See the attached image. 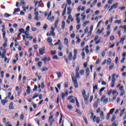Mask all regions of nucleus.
<instances>
[{"instance_id": "4d7b16f0", "label": "nucleus", "mask_w": 126, "mask_h": 126, "mask_svg": "<svg viewBox=\"0 0 126 126\" xmlns=\"http://www.w3.org/2000/svg\"><path fill=\"white\" fill-rule=\"evenodd\" d=\"M67 3L68 4V5H70L71 4V0H67Z\"/></svg>"}, {"instance_id": "f3484780", "label": "nucleus", "mask_w": 126, "mask_h": 126, "mask_svg": "<svg viewBox=\"0 0 126 126\" xmlns=\"http://www.w3.org/2000/svg\"><path fill=\"white\" fill-rule=\"evenodd\" d=\"M9 110H13L14 108L13 107V103L11 102L9 105Z\"/></svg>"}, {"instance_id": "aec40b11", "label": "nucleus", "mask_w": 126, "mask_h": 126, "mask_svg": "<svg viewBox=\"0 0 126 126\" xmlns=\"http://www.w3.org/2000/svg\"><path fill=\"white\" fill-rule=\"evenodd\" d=\"M18 11H20V9L19 8H15L13 14H15V13H16V12H18Z\"/></svg>"}, {"instance_id": "4468645a", "label": "nucleus", "mask_w": 126, "mask_h": 126, "mask_svg": "<svg viewBox=\"0 0 126 126\" xmlns=\"http://www.w3.org/2000/svg\"><path fill=\"white\" fill-rule=\"evenodd\" d=\"M31 93V88H30V86H28L27 90V94H30Z\"/></svg>"}, {"instance_id": "8fccbe9b", "label": "nucleus", "mask_w": 126, "mask_h": 126, "mask_svg": "<svg viewBox=\"0 0 126 126\" xmlns=\"http://www.w3.org/2000/svg\"><path fill=\"white\" fill-rule=\"evenodd\" d=\"M47 28H48V25L45 24L43 26V29L44 30H47Z\"/></svg>"}, {"instance_id": "a19ab883", "label": "nucleus", "mask_w": 126, "mask_h": 126, "mask_svg": "<svg viewBox=\"0 0 126 126\" xmlns=\"http://www.w3.org/2000/svg\"><path fill=\"white\" fill-rule=\"evenodd\" d=\"M47 6L48 7V8H50V7H51V2L48 1L47 3Z\"/></svg>"}, {"instance_id": "052dcab7", "label": "nucleus", "mask_w": 126, "mask_h": 126, "mask_svg": "<svg viewBox=\"0 0 126 126\" xmlns=\"http://www.w3.org/2000/svg\"><path fill=\"white\" fill-rule=\"evenodd\" d=\"M80 26H81V25L80 24H79L77 27H76V29L77 30H78V29H80Z\"/></svg>"}, {"instance_id": "2f4dec72", "label": "nucleus", "mask_w": 126, "mask_h": 126, "mask_svg": "<svg viewBox=\"0 0 126 126\" xmlns=\"http://www.w3.org/2000/svg\"><path fill=\"white\" fill-rule=\"evenodd\" d=\"M114 112H115V108H112L110 110L109 113L110 115H113Z\"/></svg>"}, {"instance_id": "bf43d9fd", "label": "nucleus", "mask_w": 126, "mask_h": 126, "mask_svg": "<svg viewBox=\"0 0 126 126\" xmlns=\"http://www.w3.org/2000/svg\"><path fill=\"white\" fill-rule=\"evenodd\" d=\"M38 96H39L38 94H35L33 97H32V99L33 100H34V99H35V98H37V97H38Z\"/></svg>"}, {"instance_id": "09e8293b", "label": "nucleus", "mask_w": 126, "mask_h": 126, "mask_svg": "<svg viewBox=\"0 0 126 126\" xmlns=\"http://www.w3.org/2000/svg\"><path fill=\"white\" fill-rule=\"evenodd\" d=\"M80 73L81 75H83L84 74V70H80Z\"/></svg>"}, {"instance_id": "393cba45", "label": "nucleus", "mask_w": 126, "mask_h": 126, "mask_svg": "<svg viewBox=\"0 0 126 126\" xmlns=\"http://www.w3.org/2000/svg\"><path fill=\"white\" fill-rule=\"evenodd\" d=\"M98 90V86L97 85L93 86V93L95 92V90Z\"/></svg>"}, {"instance_id": "1a4fd4ad", "label": "nucleus", "mask_w": 126, "mask_h": 126, "mask_svg": "<svg viewBox=\"0 0 126 126\" xmlns=\"http://www.w3.org/2000/svg\"><path fill=\"white\" fill-rule=\"evenodd\" d=\"M77 55V50L76 49L74 50V55L73 56V61H75L76 60V57Z\"/></svg>"}, {"instance_id": "e433bc0d", "label": "nucleus", "mask_w": 126, "mask_h": 126, "mask_svg": "<svg viewBox=\"0 0 126 126\" xmlns=\"http://www.w3.org/2000/svg\"><path fill=\"white\" fill-rule=\"evenodd\" d=\"M116 73H114L112 76V80H116V78H115V76H116Z\"/></svg>"}, {"instance_id": "3c124183", "label": "nucleus", "mask_w": 126, "mask_h": 126, "mask_svg": "<svg viewBox=\"0 0 126 126\" xmlns=\"http://www.w3.org/2000/svg\"><path fill=\"white\" fill-rule=\"evenodd\" d=\"M59 44H61V39H59L58 40V42L55 43V44H54V46H56L57 45H59Z\"/></svg>"}, {"instance_id": "473e14b6", "label": "nucleus", "mask_w": 126, "mask_h": 126, "mask_svg": "<svg viewBox=\"0 0 126 126\" xmlns=\"http://www.w3.org/2000/svg\"><path fill=\"white\" fill-rule=\"evenodd\" d=\"M20 33H24L25 34V31L24 30V29H20L19 30Z\"/></svg>"}, {"instance_id": "c9c22d12", "label": "nucleus", "mask_w": 126, "mask_h": 126, "mask_svg": "<svg viewBox=\"0 0 126 126\" xmlns=\"http://www.w3.org/2000/svg\"><path fill=\"white\" fill-rule=\"evenodd\" d=\"M42 63H42V62H39L37 63V65H38V67H41Z\"/></svg>"}, {"instance_id": "39448f33", "label": "nucleus", "mask_w": 126, "mask_h": 126, "mask_svg": "<svg viewBox=\"0 0 126 126\" xmlns=\"http://www.w3.org/2000/svg\"><path fill=\"white\" fill-rule=\"evenodd\" d=\"M51 30H52L50 31V36H56V34H55V28H54L53 26H51Z\"/></svg>"}, {"instance_id": "ea45409f", "label": "nucleus", "mask_w": 126, "mask_h": 126, "mask_svg": "<svg viewBox=\"0 0 126 126\" xmlns=\"http://www.w3.org/2000/svg\"><path fill=\"white\" fill-rule=\"evenodd\" d=\"M84 120L85 121V124H86V125H88V121H87V119L86 117H85V116H84Z\"/></svg>"}, {"instance_id": "f257e3e1", "label": "nucleus", "mask_w": 126, "mask_h": 126, "mask_svg": "<svg viewBox=\"0 0 126 126\" xmlns=\"http://www.w3.org/2000/svg\"><path fill=\"white\" fill-rule=\"evenodd\" d=\"M82 93L83 98H84L85 103L86 105H88V98H89V95H86V92L85 90H83L82 91Z\"/></svg>"}, {"instance_id": "de8ad7c7", "label": "nucleus", "mask_w": 126, "mask_h": 126, "mask_svg": "<svg viewBox=\"0 0 126 126\" xmlns=\"http://www.w3.org/2000/svg\"><path fill=\"white\" fill-rule=\"evenodd\" d=\"M55 19V16H52L51 18H49L48 20H50V21H54Z\"/></svg>"}, {"instance_id": "412c9836", "label": "nucleus", "mask_w": 126, "mask_h": 126, "mask_svg": "<svg viewBox=\"0 0 126 126\" xmlns=\"http://www.w3.org/2000/svg\"><path fill=\"white\" fill-rule=\"evenodd\" d=\"M66 94H64V93H62V100H64V97H66Z\"/></svg>"}, {"instance_id": "cd10ccee", "label": "nucleus", "mask_w": 126, "mask_h": 126, "mask_svg": "<svg viewBox=\"0 0 126 126\" xmlns=\"http://www.w3.org/2000/svg\"><path fill=\"white\" fill-rule=\"evenodd\" d=\"M94 107L95 109H97V108H98V102L97 101L94 102Z\"/></svg>"}, {"instance_id": "20e7f679", "label": "nucleus", "mask_w": 126, "mask_h": 126, "mask_svg": "<svg viewBox=\"0 0 126 126\" xmlns=\"http://www.w3.org/2000/svg\"><path fill=\"white\" fill-rule=\"evenodd\" d=\"M119 90H120V95L123 96L125 94V91L124 90V86H122L119 88Z\"/></svg>"}, {"instance_id": "b1692460", "label": "nucleus", "mask_w": 126, "mask_h": 126, "mask_svg": "<svg viewBox=\"0 0 126 126\" xmlns=\"http://www.w3.org/2000/svg\"><path fill=\"white\" fill-rule=\"evenodd\" d=\"M125 111H126V109L124 108L121 112L120 117H122L124 113H125Z\"/></svg>"}, {"instance_id": "4c0bfd02", "label": "nucleus", "mask_w": 126, "mask_h": 126, "mask_svg": "<svg viewBox=\"0 0 126 126\" xmlns=\"http://www.w3.org/2000/svg\"><path fill=\"white\" fill-rule=\"evenodd\" d=\"M80 77V76L79 75V72H76V76L75 78H79Z\"/></svg>"}, {"instance_id": "a211bd4d", "label": "nucleus", "mask_w": 126, "mask_h": 126, "mask_svg": "<svg viewBox=\"0 0 126 126\" xmlns=\"http://www.w3.org/2000/svg\"><path fill=\"white\" fill-rule=\"evenodd\" d=\"M58 24H59V19H57L55 21L54 26L55 28H58Z\"/></svg>"}, {"instance_id": "603ef678", "label": "nucleus", "mask_w": 126, "mask_h": 126, "mask_svg": "<svg viewBox=\"0 0 126 126\" xmlns=\"http://www.w3.org/2000/svg\"><path fill=\"white\" fill-rule=\"evenodd\" d=\"M89 23V22H88V21H86V22H85L84 23H83V26H86V25L87 24H88Z\"/></svg>"}, {"instance_id": "69168bd1", "label": "nucleus", "mask_w": 126, "mask_h": 126, "mask_svg": "<svg viewBox=\"0 0 126 126\" xmlns=\"http://www.w3.org/2000/svg\"><path fill=\"white\" fill-rule=\"evenodd\" d=\"M109 99H108V98H105L104 100H103V103H107Z\"/></svg>"}, {"instance_id": "4be33fe9", "label": "nucleus", "mask_w": 126, "mask_h": 126, "mask_svg": "<svg viewBox=\"0 0 126 126\" xmlns=\"http://www.w3.org/2000/svg\"><path fill=\"white\" fill-rule=\"evenodd\" d=\"M48 122L50 123L51 126H53V124H54V123H55V119H52L51 121V120L48 121Z\"/></svg>"}, {"instance_id": "49530a36", "label": "nucleus", "mask_w": 126, "mask_h": 126, "mask_svg": "<svg viewBox=\"0 0 126 126\" xmlns=\"http://www.w3.org/2000/svg\"><path fill=\"white\" fill-rule=\"evenodd\" d=\"M126 65H123L122 68L121 69V72H123L124 71V69H126Z\"/></svg>"}, {"instance_id": "dca6fc26", "label": "nucleus", "mask_w": 126, "mask_h": 126, "mask_svg": "<svg viewBox=\"0 0 126 126\" xmlns=\"http://www.w3.org/2000/svg\"><path fill=\"white\" fill-rule=\"evenodd\" d=\"M30 30V27L29 26H27L26 29V31L25 32V34H27V33H29V31Z\"/></svg>"}, {"instance_id": "5701e85b", "label": "nucleus", "mask_w": 126, "mask_h": 126, "mask_svg": "<svg viewBox=\"0 0 126 126\" xmlns=\"http://www.w3.org/2000/svg\"><path fill=\"white\" fill-rule=\"evenodd\" d=\"M7 102H8V101L6 99H3V100H1V103L3 105H5V103H7Z\"/></svg>"}, {"instance_id": "c756f323", "label": "nucleus", "mask_w": 126, "mask_h": 126, "mask_svg": "<svg viewBox=\"0 0 126 126\" xmlns=\"http://www.w3.org/2000/svg\"><path fill=\"white\" fill-rule=\"evenodd\" d=\"M115 23L118 24H121L122 23V20H117L115 21Z\"/></svg>"}, {"instance_id": "13d9d810", "label": "nucleus", "mask_w": 126, "mask_h": 126, "mask_svg": "<svg viewBox=\"0 0 126 126\" xmlns=\"http://www.w3.org/2000/svg\"><path fill=\"white\" fill-rule=\"evenodd\" d=\"M41 87L43 89L45 87V85L44 82H41Z\"/></svg>"}, {"instance_id": "f8f14e48", "label": "nucleus", "mask_w": 126, "mask_h": 126, "mask_svg": "<svg viewBox=\"0 0 126 126\" xmlns=\"http://www.w3.org/2000/svg\"><path fill=\"white\" fill-rule=\"evenodd\" d=\"M64 44L65 45V46H67V47H68V39L67 38H64Z\"/></svg>"}, {"instance_id": "338daca9", "label": "nucleus", "mask_w": 126, "mask_h": 126, "mask_svg": "<svg viewBox=\"0 0 126 126\" xmlns=\"http://www.w3.org/2000/svg\"><path fill=\"white\" fill-rule=\"evenodd\" d=\"M112 126H118V123L114 122L113 124H112Z\"/></svg>"}, {"instance_id": "c85d7f7f", "label": "nucleus", "mask_w": 126, "mask_h": 126, "mask_svg": "<svg viewBox=\"0 0 126 126\" xmlns=\"http://www.w3.org/2000/svg\"><path fill=\"white\" fill-rule=\"evenodd\" d=\"M47 42H48V43H50V44H52V42H53V39H52V37H49L47 39Z\"/></svg>"}, {"instance_id": "6e6d98bb", "label": "nucleus", "mask_w": 126, "mask_h": 126, "mask_svg": "<svg viewBox=\"0 0 126 126\" xmlns=\"http://www.w3.org/2000/svg\"><path fill=\"white\" fill-rule=\"evenodd\" d=\"M20 119L21 120H24V114L22 113L20 116Z\"/></svg>"}, {"instance_id": "864d4df0", "label": "nucleus", "mask_w": 126, "mask_h": 126, "mask_svg": "<svg viewBox=\"0 0 126 126\" xmlns=\"http://www.w3.org/2000/svg\"><path fill=\"white\" fill-rule=\"evenodd\" d=\"M57 74L58 75V78L61 77V76L62 75V73H61V72H57Z\"/></svg>"}, {"instance_id": "79ce46f5", "label": "nucleus", "mask_w": 126, "mask_h": 126, "mask_svg": "<svg viewBox=\"0 0 126 126\" xmlns=\"http://www.w3.org/2000/svg\"><path fill=\"white\" fill-rule=\"evenodd\" d=\"M4 16H5V17H9L10 16H11V15L7 13H6L4 14Z\"/></svg>"}, {"instance_id": "72a5a7b5", "label": "nucleus", "mask_w": 126, "mask_h": 126, "mask_svg": "<svg viewBox=\"0 0 126 126\" xmlns=\"http://www.w3.org/2000/svg\"><path fill=\"white\" fill-rule=\"evenodd\" d=\"M10 96H11V93L9 92L8 93V96H6L5 99H7V98H8V99H10Z\"/></svg>"}, {"instance_id": "774afa93", "label": "nucleus", "mask_w": 126, "mask_h": 126, "mask_svg": "<svg viewBox=\"0 0 126 126\" xmlns=\"http://www.w3.org/2000/svg\"><path fill=\"white\" fill-rule=\"evenodd\" d=\"M79 71V66H77L76 68V72H78Z\"/></svg>"}, {"instance_id": "9b49d317", "label": "nucleus", "mask_w": 126, "mask_h": 126, "mask_svg": "<svg viewBox=\"0 0 126 126\" xmlns=\"http://www.w3.org/2000/svg\"><path fill=\"white\" fill-rule=\"evenodd\" d=\"M72 11V9L70 7V6L68 7L67 8V14L68 15H70L71 14V11Z\"/></svg>"}, {"instance_id": "0eeeda50", "label": "nucleus", "mask_w": 126, "mask_h": 126, "mask_svg": "<svg viewBox=\"0 0 126 126\" xmlns=\"http://www.w3.org/2000/svg\"><path fill=\"white\" fill-rule=\"evenodd\" d=\"M39 55H40V56H43L44 55V54H45V47H43L41 48H40L39 49Z\"/></svg>"}, {"instance_id": "c03bdc74", "label": "nucleus", "mask_w": 126, "mask_h": 126, "mask_svg": "<svg viewBox=\"0 0 126 126\" xmlns=\"http://www.w3.org/2000/svg\"><path fill=\"white\" fill-rule=\"evenodd\" d=\"M76 113H77L78 114V115H79L80 116H81V115H82V113H81V112L78 110H76Z\"/></svg>"}, {"instance_id": "a878e982", "label": "nucleus", "mask_w": 126, "mask_h": 126, "mask_svg": "<svg viewBox=\"0 0 126 126\" xmlns=\"http://www.w3.org/2000/svg\"><path fill=\"white\" fill-rule=\"evenodd\" d=\"M47 70H48V68L46 66L43 67L42 69H41V71H42V72H44V71H47Z\"/></svg>"}, {"instance_id": "f03ea898", "label": "nucleus", "mask_w": 126, "mask_h": 126, "mask_svg": "<svg viewBox=\"0 0 126 126\" xmlns=\"http://www.w3.org/2000/svg\"><path fill=\"white\" fill-rule=\"evenodd\" d=\"M71 77L72 81L75 86V88H78V83H77V80H76L75 77H74V73H72Z\"/></svg>"}, {"instance_id": "0e129e2a", "label": "nucleus", "mask_w": 126, "mask_h": 126, "mask_svg": "<svg viewBox=\"0 0 126 126\" xmlns=\"http://www.w3.org/2000/svg\"><path fill=\"white\" fill-rule=\"evenodd\" d=\"M37 88H38V87L37 86V85H35L34 88L33 89V91H37Z\"/></svg>"}, {"instance_id": "9d476101", "label": "nucleus", "mask_w": 126, "mask_h": 126, "mask_svg": "<svg viewBox=\"0 0 126 126\" xmlns=\"http://www.w3.org/2000/svg\"><path fill=\"white\" fill-rule=\"evenodd\" d=\"M90 72V70L89 69V68H87L86 69V78H88V76H89Z\"/></svg>"}, {"instance_id": "e2e57ef3", "label": "nucleus", "mask_w": 126, "mask_h": 126, "mask_svg": "<svg viewBox=\"0 0 126 126\" xmlns=\"http://www.w3.org/2000/svg\"><path fill=\"white\" fill-rule=\"evenodd\" d=\"M57 51L56 50L51 51V55H56Z\"/></svg>"}, {"instance_id": "423d86ee", "label": "nucleus", "mask_w": 126, "mask_h": 126, "mask_svg": "<svg viewBox=\"0 0 126 126\" xmlns=\"http://www.w3.org/2000/svg\"><path fill=\"white\" fill-rule=\"evenodd\" d=\"M118 5V4L117 3L113 4L111 6L110 9H109L108 11L111 12V11H112V9H114V8H117Z\"/></svg>"}, {"instance_id": "2eb2a0df", "label": "nucleus", "mask_w": 126, "mask_h": 126, "mask_svg": "<svg viewBox=\"0 0 126 126\" xmlns=\"http://www.w3.org/2000/svg\"><path fill=\"white\" fill-rule=\"evenodd\" d=\"M100 117L102 120H105V117H104V112L101 111L100 113Z\"/></svg>"}, {"instance_id": "6ab92c4d", "label": "nucleus", "mask_w": 126, "mask_h": 126, "mask_svg": "<svg viewBox=\"0 0 126 126\" xmlns=\"http://www.w3.org/2000/svg\"><path fill=\"white\" fill-rule=\"evenodd\" d=\"M116 83V80H112L111 81V87H114L115 84Z\"/></svg>"}, {"instance_id": "7ed1b4c3", "label": "nucleus", "mask_w": 126, "mask_h": 126, "mask_svg": "<svg viewBox=\"0 0 126 126\" xmlns=\"http://www.w3.org/2000/svg\"><path fill=\"white\" fill-rule=\"evenodd\" d=\"M93 120V121L94 123H96V124H99L100 123V117H96V116H94V118L92 119Z\"/></svg>"}, {"instance_id": "680f3d73", "label": "nucleus", "mask_w": 126, "mask_h": 126, "mask_svg": "<svg viewBox=\"0 0 126 126\" xmlns=\"http://www.w3.org/2000/svg\"><path fill=\"white\" fill-rule=\"evenodd\" d=\"M53 59H54V60H59V57H58V56L55 55L53 56Z\"/></svg>"}, {"instance_id": "6e6552de", "label": "nucleus", "mask_w": 126, "mask_h": 126, "mask_svg": "<svg viewBox=\"0 0 126 126\" xmlns=\"http://www.w3.org/2000/svg\"><path fill=\"white\" fill-rule=\"evenodd\" d=\"M41 61L42 62H44V63H47V62H50V61H51V58H50V57H48V58L45 57V58L42 59Z\"/></svg>"}, {"instance_id": "5fc2aeb1", "label": "nucleus", "mask_w": 126, "mask_h": 126, "mask_svg": "<svg viewBox=\"0 0 126 126\" xmlns=\"http://www.w3.org/2000/svg\"><path fill=\"white\" fill-rule=\"evenodd\" d=\"M115 120H116V116H113L111 119V122H115Z\"/></svg>"}, {"instance_id": "f704fd0d", "label": "nucleus", "mask_w": 126, "mask_h": 126, "mask_svg": "<svg viewBox=\"0 0 126 126\" xmlns=\"http://www.w3.org/2000/svg\"><path fill=\"white\" fill-rule=\"evenodd\" d=\"M65 12H66V6L64 8L63 11L62 15H63V16L65 14Z\"/></svg>"}, {"instance_id": "7c9ffc66", "label": "nucleus", "mask_w": 126, "mask_h": 126, "mask_svg": "<svg viewBox=\"0 0 126 126\" xmlns=\"http://www.w3.org/2000/svg\"><path fill=\"white\" fill-rule=\"evenodd\" d=\"M111 62H112V61L111 60V59L110 58L108 59L106 62L107 64H108V65H109V64H111Z\"/></svg>"}, {"instance_id": "37998d69", "label": "nucleus", "mask_w": 126, "mask_h": 126, "mask_svg": "<svg viewBox=\"0 0 126 126\" xmlns=\"http://www.w3.org/2000/svg\"><path fill=\"white\" fill-rule=\"evenodd\" d=\"M76 20H77V23H80V17H77L76 18Z\"/></svg>"}, {"instance_id": "58836bf2", "label": "nucleus", "mask_w": 126, "mask_h": 126, "mask_svg": "<svg viewBox=\"0 0 126 126\" xmlns=\"http://www.w3.org/2000/svg\"><path fill=\"white\" fill-rule=\"evenodd\" d=\"M115 64H114V63H112L111 65L109 66V69L110 70H111V69L114 67Z\"/></svg>"}, {"instance_id": "ddd939ff", "label": "nucleus", "mask_w": 126, "mask_h": 126, "mask_svg": "<svg viewBox=\"0 0 126 126\" xmlns=\"http://www.w3.org/2000/svg\"><path fill=\"white\" fill-rule=\"evenodd\" d=\"M68 60L69 61H71V60H72V52H69L68 56Z\"/></svg>"}, {"instance_id": "a18cd8bd", "label": "nucleus", "mask_w": 126, "mask_h": 126, "mask_svg": "<svg viewBox=\"0 0 126 126\" xmlns=\"http://www.w3.org/2000/svg\"><path fill=\"white\" fill-rule=\"evenodd\" d=\"M121 28H124V33H126V26L125 25L124 26H121Z\"/></svg>"}, {"instance_id": "bb28decb", "label": "nucleus", "mask_w": 126, "mask_h": 126, "mask_svg": "<svg viewBox=\"0 0 126 126\" xmlns=\"http://www.w3.org/2000/svg\"><path fill=\"white\" fill-rule=\"evenodd\" d=\"M65 27V22L63 21L62 24V29H64Z\"/></svg>"}]
</instances>
